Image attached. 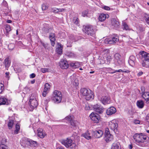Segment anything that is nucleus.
Segmentation results:
<instances>
[{
  "label": "nucleus",
  "mask_w": 149,
  "mask_h": 149,
  "mask_svg": "<svg viewBox=\"0 0 149 149\" xmlns=\"http://www.w3.org/2000/svg\"><path fill=\"white\" fill-rule=\"evenodd\" d=\"M21 146L26 148H30L31 147H36L38 146L37 142L36 141L27 138H23L20 141Z\"/></svg>",
  "instance_id": "1"
},
{
  "label": "nucleus",
  "mask_w": 149,
  "mask_h": 149,
  "mask_svg": "<svg viewBox=\"0 0 149 149\" xmlns=\"http://www.w3.org/2000/svg\"><path fill=\"white\" fill-rule=\"evenodd\" d=\"M83 27V31L85 33L93 37L95 36L96 31L95 27L91 25H84Z\"/></svg>",
  "instance_id": "2"
},
{
  "label": "nucleus",
  "mask_w": 149,
  "mask_h": 149,
  "mask_svg": "<svg viewBox=\"0 0 149 149\" xmlns=\"http://www.w3.org/2000/svg\"><path fill=\"white\" fill-rule=\"evenodd\" d=\"M80 93L81 95L85 97V98L87 100L93 99L94 98L93 93L90 89L84 88H82L80 90Z\"/></svg>",
  "instance_id": "3"
},
{
  "label": "nucleus",
  "mask_w": 149,
  "mask_h": 149,
  "mask_svg": "<svg viewBox=\"0 0 149 149\" xmlns=\"http://www.w3.org/2000/svg\"><path fill=\"white\" fill-rule=\"evenodd\" d=\"M61 143L67 148L70 147L71 149H75L76 146V143L73 142L72 140L68 138L62 140Z\"/></svg>",
  "instance_id": "4"
},
{
  "label": "nucleus",
  "mask_w": 149,
  "mask_h": 149,
  "mask_svg": "<svg viewBox=\"0 0 149 149\" xmlns=\"http://www.w3.org/2000/svg\"><path fill=\"white\" fill-rule=\"evenodd\" d=\"M134 139L137 143H142L145 141L147 136L142 133H136L133 136Z\"/></svg>",
  "instance_id": "5"
},
{
  "label": "nucleus",
  "mask_w": 149,
  "mask_h": 149,
  "mask_svg": "<svg viewBox=\"0 0 149 149\" xmlns=\"http://www.w3.org/2000/svg\"><path fill=\"white\" fill-rule=\"evenodd\" d=\"M53 96L55 103L58 104L61 102L62 96L60 91L56 90L54 91L53 93Z\"/></svg>",
  "instance_id": "6"
},
{
  "label": "nucleus",
  "mask_w": 149,
  "mask_h": 149,
  "mask_svg": "<svg viewBox=\"0 0 149 149\" xmlns=\"http://www.w3.org/2000/svg\"><path fill=\"white\" fill-rule=\"evenodd\" d=\"M136 57L139 58L142 60L149 61V53L141 51L139 52V54L136 55Z\"/></svg>",
  "instance_id": "7"
},
{
  "label": "nucleus",
  "mask_w": 149,
  "mask_h": 149,
  "mask_svg": "<svg viewBox=\"0 0 149 149\" xmlns=\"http://www.w3.org/2000/svg\"><path fill=\"white\" fill-rule=\"evenodd\" d=\"M109 127L113 130L115 133H117L118 132V124L115 120H113L109 122Z\"/></svg>",
  "instance_id": "8"
},
{
  "label": "nucleus",
  "mask_w": 149,
  "mask_h": 149,
  "mask_svg": "<svg viewBox=\"0 0 149 149\" xmlns=\"http://www.w3.org/2000/svg\"><path fill=\"white\" fill-rule=\"evenodd\" d=\"M29 103L32 110L36 107L38 104V102L35 98L32 95L30 97Z\"/></svg>",
  "instance_id": "9"
},
{
  "label": "nucleus",
  "mask_w": 149,
  "mask_h": 149,
  "mask_svg": "<svg viewBox=\"0 0 149 149\" xmlns=\"http://www.w3.org/2000/svg\"><path fill=\"white\" fill-rule=\"evenodd\" d=\"M59 65L60 68L63 69H67L69 67L68 61L65 59H61L59 62Z\"/></svg>",
  "instance_id": "10"
},
{
  "label": "nucleus",
  "mask_w": 149,
  "mask_h": 149,
  "mask_svg": "<svg viewBox=\"0 0 149 149\" xmlns=\"http://www.w3.org/2000/svg\"><path fill=\"white\" fill-rule=\"evenodd\" d=\"M104 59L105 61H101V64H103L104 63L107 64H109L112 60V57L110 56L108 53L104 54L103 56Z\"/></svg>",
  "instance_id": "11"
},
{
  "label": "nucleus",
  "mask_w": 149,
  "mask_h": 149,
  "mask_svg": "<svg viewBox=\"0 0 149 149\" xmlns=\"http://www.w3.org/2000/svg\"><path fill=\"white\" fill-rule=\"evenodd\" d=\"M105 42L106 44H115L119 41V38L118 37L116 36L112 37L111 39L107 38L105 40Z\"/></svg>",
  "instance_id": "12"
},
{
  "label": "nucleus",
  "mask_w": 149,
  "mask_h": 149,
  "mask_svg": "<svg viewBox=\"0 0 149 149\" xmlns=\"http://www.w3.org/2000/svg\"><path fill=\"white\" fill-rule=\"evenodd\" d=\"M89 117L92 120L96 123H98L100 119V116L98 114L93 112L90 115Z\"/></svg>",
  "instance_id": "13"
},
{
  "label": "nucleus",
  "mask_w": 149,
  "mask_h": 149,
  "mask_svg": "<svg viewBox=\"0 0 149 149\" xmlns=\"http://www.w3.org/2000/svg\"><path fill=\"white\" fill-rule=\"evenodd\" d=\"M114 61L115 63L120 65L122 63V60L120 55L118 53H116L114 56Z\"/></svg>",
  "instance_id": "14"
},
{
  "label": "nucleus",
  "mask_w": 149,
  "mask_h": 149,
  "mask_svg": "<svg viewBox=\"0 0 149 149\" xmlns=\"http://www.w3.org/2000/svg\"><path fill=\"white\" fill-rule=\"evenodd\" d=\"M92 132L93 136L96 138H100L102 136L103 134V132L101 130L92 131Z\"/></svg>",
  "instance_id": "15"
},
{
  "label": "nucleus",
  "mask_w": 149,
  "mask_h": 149,
  "mask_svg": "<svg viewBox=\"0 0 149 149\" xmlns=\"http://www.w3.org/2000/svg\"><path fill=\"white\" fill-rule=\"evenodd\" d=\"M50 85L48 83H46L45 84L44 90L42 93V95L43 96H46L50 90Z\"/></svg>",
  "instance_id": "16"
},
{
  "label": "nucleus",
  "mask_w": 149,
  "mask_h": 149,
  "mask_svg": "<svg viewBox=\"0 0 149 149\" xmlns=\"http://www.w3.org/2000/svg\"><path fill=\"white\" fill-rule=\"evenodd\" d=\"M94 110L96 112L99 113H102L103 111V109L102 107L99 105L96 104L93 106Z\"/></svg>",
  "instance_id": "17"
},
{
  "label": "nucleus",
  "mask_w": 149,
  "mask_h": 149,
  "mask_svg": "<svg viewBox=\"0 0 149 149\" xmlns=\"http://www.w3.org/2000/svg\"><path fill=\"white\" fill-rule=\"evenodd\" d=\"M100 101L104 104H109L111 102L110 98L106 96H102L101 98Z\"/></svg>",
  "instance_id": "18"
},
{
  "label": "nucleus",
  "mask_w": 149,
  "mask_h": 149,
  "mask_svg": "<svg viewBox=\"0 0 149 149\" xmlns=\"http://www.w3.org/2000/svg\"><path fill=\"white\" fill-rule=\"evenodd\" d=\"M116 111L115 108L111 107L108 108L106 110V113L108 115H111L115 113Z\"/></svg>",
  "instance_id": "19"
},
{
  "label": "nucleus",
  "mask_w": 149,
  "mask_h": 149,
  "mask_svg": "<svg viewBox=\"0 0 149 149\" xmlns=\"http://www.w3.org/2000/svg\"><path fill=\"white\" fill-rule=\"evenodd\" d=\"M93 134V132L91 131L87 130L85 133L82 134V136L88 140L91 138V135Z\"/></svg>",
  "instance_id": "20"
},
{
  "label": "nucleus",
  "mask_w": 149,
  "mask_h": 149,
  "mask_svg": "<svg viewBox=\"0 0 149 149\" xmlns=\"http://www.w3.org/2000/svg\"><path fill=\"white\" fill-rule=\"evenodd\" d=\"M37 131L38 136L41 138H43L46 135L45 131L42 129H38Z\"/></svg>",
  "instance_id": "21"
},
{
  "label": "nucleus",
  "mask_w": 149,
  "mask_h": 149,
  "mask_svg": "<svg viewBox=\"0 0 149 149\" xmlns=\"http://www.w3.org/2000/svg\"><path fill=\"white\" fill-rule=\"evenodd\" d=\"M142 97L146 101L147 103L149 102V92H143L142 94Z\"/></svg>",
  "instance_id": "22"
},
{
  "label": "nucleus",
  "mask_w": 149,
  "mask_h": 149,
  "mask_svg": "<svg viewBox=\"0 0 149 149\" xmlns=\"http://www.w3.org/2000/svg\"><path fill=\"white\" fill-rule=\"evenodd\" d=\"M104 140L106 142L108 143L113 140V136L111 134L105 135Z\"/></svg>",
  "instance_id": "23"
},
{
  "label": "nucleus",
  "mask_w": 149,
  "mask_h": 149,
  "mask_svg": "<svg viewBox=\"0 0 149 149\" xmlns=\"http://www.w3.org/2000/svg\"><path fill=\"white\" fill-rule=\"evenodd\" d=\"M109 15L107 14H101L99 17V21L102 22L104 21L106 18H108Z\"/></svg>",
  "instance_id": "24"
},
{
  "label": "nucleus",
  "mask_w": 149,
  "mask_h": 149,
  "mask_svg": "<svg viewBox=\"0 0 149 149\" xmlns=\"http://www.w3.org/2000/svg\"><path fill=\"white\" fill-rule=\"evenodd\" d=\"M112 25L116 28H118L120 24L118 21L116 19H113L112 20Z\"/></svg>",
  "instance_id": "25"
},
{
  "label": "nucleus",
  "mask_w": 149,
  "mask_h": 149,
  "mask_svg": "<svg viewBox=\"0 0 149 149\" xmlns=\"http://www.w3.org/2000/svg\"><path fill=\"white\" fill-rule=\"evenodd\" d=\"M8 104V99L4 97H0V105Z\"/></svg>",
  "instance_id": "26"
},
{
  "label": "nucleus",
  "mask_w": 149,
  "mask_h": 149,
  "mask_svg": "<svg viewBox=\"0 0 149 149\" xmlns=\"http://www.w3.org/2000/svg\"><path fill=\"white\" fill-rule=\"evenodd\" d=\"M54 34L52 33H51L49 36V38L51 42V44L53 46H54L55 44V39L54 38Z\"/></svg>",
  "instance_id": "27"
},
{
  "label": "nucleus",
  "mask_w": 149,
  "mask_h": 149,
  "mask_svg": "<svg viewBox=\"0 0 149 149\" xmlns=\"http://www.w3.org/2000/svg\"><path fill=\"white\" fill-rule=\"evenodd\" d=\"M136 105L139 108L142 109L144 105V102L141 100H137L136 102Z\"/></svg>",
  "instance_id": "28"
},
{
  "label": "nucleus",
  "mask_w": 149,
  "mask_h": 149,
  "mask_svg": "<svg viewBox=\"0 0 149 149\" xmlns=\"http://www.w3.org/2000/svg\"><path fill=\"white\" fill-rule=\"evenodd\" d=\"M4 63L5 64V67L6 68H8L10 66V62L9 60L8 57L6 58L5 59Z\"/></svg>",
  "instance_id": "29"
},
{
  "label": "nucleus",
  "mask_w": 149,
  "mask_h": 149,
  "mask_svg": "<svg viewBox=\"0 0 149 149\" xmlns=\"http://www.w3.org/2000/svg\"><path fill=\"white\" fill-rule=\"evenodd\" d=\"M70 123V125L72 126L71 127H72L73 129L75 130V127L78 125V122L74 120L73 121H72Z\"/></svg>",
  "instance_id": "30"
},
{
  "label": "nucleus",
  "mask_w": 149,
  "mask_h": 149,
  "mask_svg": "<svg viewBox=\"0 0 149 149\" xmlns=\"http://www.w3.org/2000/svg\"><path fill=\"white\" fill-rule=\"evenodd\" d=\"M111 149H120V144L118 143H115L113 144Z\"/></svg>",
  "instance_id": "31"
},
{
  "label": "nucleus",
  "mask_w": 149,
  "mask_h": 149,
  "mask_svg": "<svg viewBox=\"0 0 149 149\" xmlns=\"http://www.w3.org/2000/svg\"><path fill=\"white\" fill-rule=\"evenodd\" d=\"M143 67L146 68L149 67V61H143L141 63Z\"/></svg>",
  "instance_id": "32"
},
{
  "label": "nucleus",
  "mask_w": 149,
  "mask_h": 149,
  "mask_svg": "<svg viewBox=\"0 0 149 149\" xmlns=\"http://www.w3.org/2000/svg\"><path fill=\"white\" fill-rule=\"evenodd\" d=\"M14 124V121L13 120L10 119L8 124V126L9 129H11L13 127V126Z\"/></svg>",
  "instance_id": "33"
},
{
  "label": "nucleus",
  "mask_w": 149,
  "mask_h": 149,
  "mask_svg": "<svg viewBox=\"0 0 149 149\" xmlns=\"http://www.w3.org/2000/svg\"><path fill=\"white\" fill-rule=\"evenodd\" d=\"M74 117L73 115H69L67 117H66L65 119L66 120L70 121V123L72 121H73L74 120Z\"/></svg>",
  "instance_id": "34"
},
{
  "label": "nucleus",
  "mask_w": 149,
  "mask_h": 149,
  "mask_svg": "<svg viewBox=\"0 0 149 149\" xmlns=\"http://www.w3.org/2000/svg\"><path fill=\"white\" fill-rule=\"evenodd\" d=\"M3 142L1 141L0 143V149H8V147L3 144Z\"/></svg>",
  "instance_id": "35"
},
{
  "label": "nucleus",
  "mask_w": 149,
  "mask_h": 149,
  "mask_svg": "<svg viewBox=\"0 0 149 149\" xmlns=\"http://www.w3.org/2000/svg\"><path fill=\"white\" fill-rule=\"evenodd\" d=\"M57 53L59 54H61L62 53V48L61 47H58L56 49Z\"/></svg>",
  "instance_id": "36"
},
{
  "label": "nucleus",
  "mask_w": 149,
  "mask_h": 149,
  "mask_svg": "<svg viewBox=\"0 0 149 149\" xmlns=\"http://www.w3.org/2000/svg\"><path fill=\"white\" fill-rule=\"evenodd\" d=\"M73 84L75 86H77L79 85L78 81L75 78L73 79V80H72Z\"/></svg>",
  "instance_id": "37"
},
{
  "label": "nucleus",
  "mask_w": 149,
  "mask_h": 149,
  "mask_svg": "<svg viewBox=\"0 0 149 149\" xmlns=\"http://www.w3.org/2000/svg\"><path fill=\"white\" fill-rule=\"evenodd\" d=\"M122 25L123 27V29H125L126 30H129V26L126 23L123 22L122 23Z\"/></svg>",
  "instance_id": "38"
},
{
  "label": "nucleus",
  "mask_w": 149,
  "mask_h": 149,
  "mask_svg": "<svg viewBox=\"0 0 149 149\" xmlns=\"http://www.w3.org/2000/svg\"><path fill=\"white\" fill-rule=\"evenodd\" d=\"M20 130V126L19 125L18 123L16 125V130H15L14 133L16 134H17L18 133L19 131Z\"/></svg>",
  "instance_id": "39"
},
{
  "label": "nucleus",
  "mask_w": 149,
  "mask_h": 149,
  "mask_svg": "<svg viewBox=\"0 0 149 149\" xmlns=\"http://www.w3.org/2000/svg\"><path fill=\"white\" fill-rule=\"evenodd\" d=\"M73 22L75 24L77 25L79 23V20L78 18L76 17H74L73 18Z\"/></svg>",
  "instance_id": "40"
},
{
  "label": "nucleus",
  "mask_w": 149,
  "mask_h": 149,
  "mask_svg": "<svg viewBox=\"0 0 149 149\" xmlns=\"http://www.w3.org/2000/svg\"><path fill=\"white\" fill-rule=\"evenodd\" d=\"M66 55L69 57L73 58L75 56V54L71 52H68L66 54Z\"/></svg>",
  "instance_id": "41"
},
{
  "label": "nucleus",
  "mask_w": 149,
  "mask_h": 149,
  "mask_svg": "<svg viewBox=\"0 0 149 149\" xmlns=\"http://www.w3.org/2000/svg\"><path fill=\"white\" fill-rule=\"evenodd\" d=\"M48 7V6L47 3H43L42 5V10H45L47 9Z\"/></svg>",
  "instance_id": "42"
},
{
  "label": "nucleus",
  "mask_w": 149,
  "mask_h": 149,
  "mask_svg": "<svg viewBox=\"0 0 149 149\" xmlns=\"http://www.w3.org/2000/svg\"><path fill=\"white\" fill-rule=\"evenodd\" d=\"M50 11L53 13H57L59 12V9L56 8H52L50 9Z\"/></svg>",
  "instance_id": "43"
},
{
  "label": "nucleus",
  "mask_w": 149,
  "mask_h": 149,
  "mask_svg": "<svg viewBox=\"0 0 149 149\" xmlns=\"http://www.w3.org/2000/svg\"><path fill=\"white\" fill-rule=\"evenodd\" d=\"M4 88L3 85L2 84H0V94L1 93Z\"/></svg>",
  "instance_id": "44"
},
{
  "label": "nucleus",
  "mask_w": 149,
  "mask_h": 149,
  "mask_svg": "<svg viewBox=\"0 0 149 149\" xmlns=\"http://www.w3.org/2000/svg\"><path fill=\"white\" fill-rule=\"evenodd\" d=\"M6 29L7 33L10 31L11 30L10 26L8 25H6Z\"/></svg>",
  "instance_id": "45"
},
{
  "label": "nucleus",
  "mask_w": 149,
  "mask_h": 149,
  "mask_svg": "<svg viewBox=\"0 0 149 149\" xmlns=\"http://www.w3.org/2000/svg\"><path fill=\"white\" fill-rule=\"evenodd\" d=\"M88 13V10L84 11L82 13V15L83 17L86 16Z\"/></svg>",
  "instance_id": "46"
},
{
  "label": "nucleus",
  "mask_w": 149,
  "mask_h": 149,
  "mask_svg": "<svg viewBox=\"0 0 149 149\" xmlns=\"http://www.w3.org/2000/svg\"><path fill=\"white\" fill-rule=\"evenodd\" d=\"M41 72L42 73H45L48 71L49 69L47 68H42L41 69Z\"/></svg>",
  "instance_id": "47"
},
{
  "label": "nucleus",
  "mask_w": 149,
  "mask_h": 149,
  "mask_svg": "<svg viewBox=\"0 0 149 149\" xmlns=\"http://www.w3.org/2000/svg\"><path fill=\"white\" fill-rule=\"evenodd\" d=\"M128 63L131 66H133V65L134 64V61L131 60V59L129 60Z\"/></svg>",
  "instance_id": "48"
},
{
  "label": "nucleus",
  "mask_w": 149,
  "mask_h": 149,
  "mask_svg": "<svg viewBox=\"0 0 149 149\" xmlns=\"http://www.w3.org/2000/svg\"><path fill=\"white\" fill-rule=\"evenodd\" d=\"M111 134L108 128H107L105 129V135Z\"/></svg>",
  "instance_id": "49"
},
{
  "label": "nucleus",
  "mask_w": 149,
  "mask_h": 149,
  "mask_svg": "<svg viewBox=\"0 0 149 149\" xmlns=\"http://www.w3.org/2000/svg\"><path fill=\"white\" fill-rule=\"evenodd\" d=\"M124 72V71H123L121 69H119L118 70H115L113 72H111V73L113 74V73H115L116 72Z\"/></svg>",
  "instance_id": "50"
},
{
  "label": "nucleus",
  "mask_w": 149,
  "mask_h": 149,
  "mask_svg": "<svg viewBox=\"0 0 149 149\" xmlns=\"http://www.w3.org/2000/svg\"><path fill=\"white\" fill-rule=\"evenodd\" d=\"M104 9V10H110V8L108 6H105L102 7Z\"/></svg>",
  "instance_id": "51"
},
{
  "label": "nucleus",
  "mask_w": 149,
  "mask_h": 149,
  "mask_svg": "<svg viewBox=\"0 0 149 149\" xmlns=\"http://www.w3.org/2000/svg\"><path fill=\"white\" fill-rule=\"evenodd\" d=\"M134 123L135 124H139L140 123V121L138 120H134Z\"/></svg>",
  "instance_id": "52"
},
{
  "label": "nucleus",
  "mask_w": 149,
  "mask_h": 149,
  "mask_svg": "<svg viewBox=\"0 0 149 149\" xmlns=\"http://www.w3.org/2000/svg\"><path fill=\"white\" fill-rule=\"evenodd\" d=\"M75 64H78V63H71L70 65H71L72 67L73 68H75V67L74 65H75Z\"/></svg>",
  "instance_id": "53"
},
{
  "label": "nucleus",
  "mask_w": 149,
  "mask_h": 149,
  "mask_svg": "<svg viewBox=\"0 0 149 149\" xmlns=\"http://www.w3.org/2000/svg\"><path fill=\"white\" fill-rule=\"evenodd\" d=\"M36 76V74L34 73H32L30 75V77L31 78H34Z\"/></svg>",
  "instance_id": "54"
},
{
  "label": "nucleus",
  "mask_w": 149,
  "mask_h": 149,
  "mask_svg": "<svg viewBox=\"0 0 149 149\" xmlns=\"http://www.w3.org/2000/svg\"><path fill=\"white\" fill-rule=\"evenodd\" d=\"M146 121L149 123V114H148L146 118Z\"/></svg>",
  "instance_id": "55"
},
{
  "label": "nucleus",
  "mask_w": 149,
  "mask_h": 149,
  "mask_svg": "<svg viewBox=\"0 0 149 149\" xmlns=\"http://www.w3.org/2000/svg\"><path fill=\"white\" fill-rule=\"evenodd\" d=\"M85 109L86 110H89L91 109V108L88 105H86Z\"/></svg>",
  "instance_id": "56"
},
{
  "label": "nucleus",
  "mask_w": 149,
  "mask_h": 149,
  "mask_svg": "<svg viewBox=\"0 0 149 149\" xmlns=\"http://www.w3.org/2000/svg\"><path fill=\"white\" fill-rule=\"evenodd\" d=\"M146 21L147 24L149 25V17H148L146 18Z\"/></svg>",
  "instance_id": "57"
},
{
  "label": "nucleus",
  "mask_w": 149,
  "mask_h": 149,
  "mask_svg": "<svg viewBox=\"0 0 149 149\" xmlns=\"http://www.w3.org/2000/svg\"><path fill=\"white\" fill-rule=\"evenodd\" d=\"M3 5H4L5 7H7L8 6L7 3L6 1L3 2Z\"/></svg>",
  "instance_id": "58"
},
{
  "label": "nucleus",
  "mask_w": 149,
  "mask_h": 149,
  "mask_svg": "<svg viewBox=\"0 0 149 149\" xmlns=\"http://www.w3.org/2000/svg\"><path fill=\"white\" fill-rule=\"evenodd\" d=\"M143 73L142 72H140L137 74V76H140L143 74Z\"/></svg>",
  "instance_id": "59"
},
{
  "label": "nucleus",
  "mask_w": 149,
  "mask_h": 149,
  "mask_svg": "<svg viewBox=\"0 0 149 149\" xmlns=\"http://www.w3.org/2000/svg\"><path fill=\"white\" fill-rule=\"evenodd\" d=\"M57 149H64L63 147L62 146H59L57 148Z\"/></svg>",
  "instance_id": "60"
},
{
  "label": "nucleus",
  "mask_w": 149,
  "mask_h": 149,
  "mask_svg": "<svg viewBox=\"0 0 149 149\" xmlns=\"http://www.w3.org/2000/svg\"><path fill=\"white\" fill-rule=\"evenodd\" d=\"M72 38L71 37L70 38L71 39V40H72V41H75V40L74 39V36L72 35Z\"/></svg>",
  "instance_id": "61"
},
{
  "label": "nucleus",
  "mask_w": 149,
  "mask_h": 149,
  "mask_svg": "<svg viewBox=\"0 0 149 149\" xmlns=\"http://www.w3.org/2000/svg\"><path fill=\"white\" fill-rule=\"evenodd\" d=\"M42 44L43 46L45 48H46L47 46V44H45L44 43H42Z\"/></svg>",
  "instance_id": "62"
},
{
  "label": "nucleus",
  "mask_w": 149,
  "mask_h": 149,
  "mask_svg": "<svg viewBox=\"0 0 149 149\" xmlns=\"http://www.w3.org/2000/svg\"><path fill=\"white\" fill-rule=\"evenodd\" d=\"M35 79H34L31 81V83L32 84H33L35 83Z\"/></svg>",
  "instance_id": "63"
},
{
  "label": "nucleus",
  "mask_w": 149,
  "mask_h": 149,
  "mask_svg": "<svg viewBox=\"0 0 149 149\" xmlns=\"http://www.w3.org/2000/svg\"><path fill=\"white\" fill-rule=\"evenodd\" d=\"M59 12H61L63 11L64 10V9L63 8L62 9H59Z\"/></svg>",
  "instance_id": "64"
}]
</instances>
